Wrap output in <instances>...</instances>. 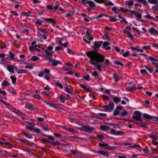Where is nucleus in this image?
<instances>
[{"instance_id": "1", "label": "nucleus", "mask_w": 158, "mask_h": 158, "mask_svg": "<svg viewBox=\"0 0 158 158\" xmlns=\"http://www.w3.org/2000/svg\"><path fill=\"white\" fill-rule=\"evenodd\" d=\"M102 43V41L95 42L93 46L94 51L86 53L88 57L92 60L89 62V63L94 65L95 68L98 69H101L102 67L98 63L102 62L105 59L104 56L96 52L97 50L99 49Z\"/></svg>"}, {"instance_id": "2", "label": "nucleus", "mask_w": 158, "mask_h": 158, "mask_svg": "<svg viewBox=\"0 0 158 158\" xmlns=\"http://www.w3.org/2000/svg\"><path fill=\"white\" fill-rule=\"evenodd\" d=\"M81 127H78V130L80 131H83L89 133H91L95 130L94 127H87L85 125H81Z\"/></svg>"}, {"instance_id": "3", "label": "nucleus", "mask_w": 158, "mask_h": 158, "mask_svg": "<svg viewBox=\"0 0 158 158\" xmlns=\"http://www.w3.org/2000/svg\"><path fill=\"white\" fill-rule=\"evenodd\" d=\"M109 133L111 135L116 136H123L125 134V133L123 131H115L113 128L111 129Z\"/></svg>"}, {"instance_id": "4", "label": "nucleus", "mask_w": 158, "mask_h": 158, "mask_svg": "<svg viewBox=\"0 0 158 158\" xmlns=\"http://www.w3.org/2000/svg\"><path fill=\"white\" fill-rule=\"evenodd\" d=\"M143 116L147 119L149 120L154 119L155 121H158V117H157L152 116L146 113H144L143 114Z\"/></svg>"}, {"instance_id": "5", "label": "nucleus", "mask_w": 158, "mask_h": 158, "mask_svg": "<svg viewBox=\"0 0 158 158\" xmlns=\"http://www.w3.org/2000/svg\"><path fill=\"white\" fill-rule=\"evenodd\" d=\"M8 109H9L10 110L12 111V112L14 113L15 114L19 115H20V114H23V113L22 112H21L18 110H16V109H15L13 106H10V107H7Z\"/></svg>"}, {"instance_id": "6", "label": "nucleus", "mask_w": 158, "mask_h": 158, "mask_svg": "<svg viewBox=\"0 0 158 158\" xmlns=\"http://www.w3.org/2000/svg\"><path fill=\"white\" fill-rule=\"evenodd\" d=\"M53 48L51 46H49L48 47L47 49L45 50L46 54L48 56H51L53 53V52L52 51Z\"/></svg>"}, {"instance_id": "7", "label": "nucleus", "mask_w": 158, "mask_h": 158, "mask_svg": "<svg viewBox=\"0 0 158 158\" xmlns=\"http://www.w3.org/2000/svg\"><path fill=\"white\" fill-rule=\"evenodd\" d=\"M123 144L125 146L128 145L129 147H131L132 148H135L136 149H138L139 148H141V147H140L139 145L136 144H134L132 146L131 145L132 144L130 143H124Z\"/></svg>"}, {"instance_id": "8", "label": "nucleus", "mask_w": 158, "mask_h": 158, "mask_svg": "<svg viewBox=\"0 0 158 158\" xmlns=\"http://www.w3.org/2000/svg\"><path fill=\"white\" fill-rule=\"evenodd\" d=\"M112 98L113 99V102L116 104H118L121 102V99L117 96H115L114 95H113Z\"/></svg>"}, {"instance_id": "9", "label": "nucleus", "mask_w": 158, "mask_h": 158, "mask_svg": "<svg viewBox=\"0 0 158 158\" xmlns=\"http://www.w3.org/2000/svg\"><path fill=\"white\" fill-rule=\"evenodd\" d=\"M110 44V43L108 42H104L103 43L102 47L106 50H110L111 48L108 45Z\"/></svg>"}, {"instance_id": "10", "label": "nucleus", "mask_w": 158, "mask_h": 158, "mask_svg": "<svg viewBox=\"0 0 158 158\" xmlns=\"http://www.w3.org/2000/svg\"><path fill=\"white\" fill-rule=\"evenodd\" d=\"M25 122L31 126V127H30V126H27L26 127V128L31 131H32L33 130L34 128L33 127L34 126V125L31 122L28 121H25Z\"/></svg>"}, {"instance_id": "11", "label": "nucleus", "mask_w": 158, "mask_h": 158, "mask_svg": "<svg viewBox=\"0 0 158 158\" xmlns=\"http://www.w3.org/2000/svg\"><path fill=\"white\" fill-rule=\"evenodd\" d=\"M32 106H33V105L31 104H26L25 105V107L29 110L34 111L35 110V108L32 107Z\"/></svg>"}, {"instance_id": "12", "label": "nucleus", "mask_w": 158, "mask_h": 158, "mask_svg": "<svg viewBox=\"0 0 158 158\" xmlns=\"http://www.w3.org/2000/svg\"><path fill=\"white\" fill-rule=\"evenodd\" d=\"M100 130L102 131H106L110 129V127L107 125H101L100 127Z\"/></svg>"}, {"instance_id": "13", "label": "nucleus", "mask_w": 158, "mask_h": 158, "mask_svg": "<svg viewBox=\"0 0 158 158\" xmlns=\"http://www.w3.org/2000/svg\"><path fill=\"white\" fill-rule=\"evenodd\" d=\"M98 153L105 156L107 158H108L109 156V153L108 152H105L103 150H100L98 151Z\"/></svg>"}, {"instance_id": "14", "label": "nucleus", "mask_w": 158, "mask_h": 158, "mask_svg": "<svg viewBox=\"0 0 158 158\" xmlns=\"http://www.w3.org/2000/svg\"><path fill=\"white\" fill-rule=\"evenodd\" d=\"M104 148L106 149L112 150H115L116 149V147L110 146L106 143H105Z\"/></svg>"}, {"instance_id": "15", "label": "nucleus", "mask_w": 158, "mask_h": 158, "mask_svg": "<svg viewBox=\"0 0 158 158\" xmlns=\"http://www.w3.org/2000/svg\"><path fill=\"white\" fill-rule=\"evenodd\" d=\"M46 137H47V138H46V140H47V141H48V142H46V143H50L51 142L50 140H52V141H54L55 140V139L54 137L51 135H46Z\"/></svg>"}, {"instance_id": "16", "label": "nucleus", "mask_w": 158, "mask_h": 158, "mask_svg": "<svg viewBox=\"0 0 158 158\" xmlns=\"http://www.w3.org/2000/svg\"><path fill=\"white\" fill-rule=\"evenodd\" d=\"M5 68H7V69H16V67L13 65L10 64H7L5 66Z\"/></svg>"}, {"instance_id": "17", "label": "nucleus", "mask_w": 158, "mask_h": 158, "mask_svg": "<svg viewBox=\"0 0 158 158\" xmlns=\"http://www.w3.org/2000/svg\"><path fill=\"white\" fill-rule=\"evenodd\" d=\"M136 89V87L135 86L132 87H127L126 90V91H135Z\"/></svg>"}, {"instance_id": "18", "label": "nucleus", "mask_w": 158, "mask_h": 158, "mask_svg": "<svg viewBox=\"0 0 158 158\" xmlns=\"http://www.w3.org/2000/svg\"><path fill=\"white\" fill-rule=\"evenodd\" d=\"M79 86L80 87L83 88L84 89H86L89 93H91L92 91L91 89L87 88L86 86L82 84H80Z\"/></svg>"}, {"instance_id": "19", "label": "nucleus", "mask_w": 158, "mask_h": 158, "mask_svg": "<svg viewBox=\"0 0 158 158\" xmlns=\"http://www.w3.org/2000/svg\"><path fill=\"white\" fill-rule=\"evenodd\" d=\"M110 107V112H112L114 109V104L113 102L111 101L110 102L109 105Z\"/></svg>"}, {"instance_id": "20", "label": "nucleus", "mask_w": 158, "mask_h": 158, "mask_svg": "<svg viewBox=\"0 0 158 158\" xmlns=\"http://www.w3.org/2000/svg\"><path fill=\"white\" fill-rule=\"evenodd\" d=\"M134 3V2L132 1V0H129L128 1L125 2V5L129 6V8H130L133 5Z\"/></svg>"}, {"instance_id": "21", "label": "nucleus", "mask_w": 158, "mask_h": 158, "mask_svg": "<svg viewBox=\"0 0 158 158\" xmlns=\"http://www.w3.org/2000/svg\"><path fill=\"white\" fill-rule=\"evenodd\" d=\"M19 140L21 142L23 143H26L27 145H29L30 146H31V145L30 144L31 143L33 144V143H31L29 141L24 139H19Z\"/></svg>"}, {"instance_id": "22", "label": "nucleus", "mask_w": 158, "mask_h": 158, "mask_svg": "<svg viewBox=\"0 0 158 158\" xmlns=\"http://www.w3.org/2000/svg\"><path fill=\"white\" fill-rule=\"evenodd\" d=\"M15 77V75H11L10 77V79L11 80V81L12 84H13L14 85L15 84L17 80V79Z\"/></svg>"}, {"instance_id": "23", "label": "nucleus", "mask_w": 158, "mask_h": 158, "mask_svg": "<svg viewBox=\"0 0 158 158\" xmlns=\"http://www.w3.org/2000/svg\"><path fill=\"white\" fill-rule=\"evenodd\" d=\"M120 77V76L116 74H114L113 75V78L114 79L115 81L116 82H118L119 81Z\"/></svg>"}, {"instance_id": "24", "label": "nucleus", "mask_w": 158, "mask_h": 158, "mask_svg": "<svg viewBox=\"0 0 158 158\" xmlns=\"http://www.w3.org/2000/svg\"><path fill=\"white\" fill-rule=\"evenodd\" d=\"M10 84L8 83L6 80H3L2 83V86H9Z\"/></svg>"}, {"instance_id": "25", "label": "nucleus", "mask_w": 158, "mask_h": 158, "mask_svg": "<svg viewBox=\"0 0 158 158\" xmlns=\"http://www.w3.org/2000/svg\"><path fill=\"white\" fill-rule=\"evenodd\" d=\"M83 78V79L86 80L87 81H89L90 80V76L89 74H87L86 76H82Z\"/></svg>"}, {"instance_id": "26", "label": "nucleus", "mask_w": 158, "mask_h": 158, "mask_svg": "<svg viewBox=\"0 0 158 158\" xmlns=\"http://www.w3.org/2000/svg\"><path fill=\"white\" fill-rule=\"evenodd\" d=\"M37 35L40 38L45 40L46 39L47 37L44 35L42 34L40 32H37Z\"/></svg>"}, {"instance_id": "27", "label": "nucleus", "mask_w": 158, "mask_h": 158, "mask_svg": "<svg viewBox=\"0 0 158 158\" xmlns=\"http://www.w3.org/2000/svg\"><path fill=\"white\" fill-rule=\"evenodd\" d=\"M103 108H104V109H106V110H104V111L107 112L108 111V110H109V111L110 112V107L109 105H103Z\"/></svg>"}, {"instance_id": "28", "label": "nucleus", "mask_w": 158, "mask_h": 158, "mask_svg": "<svg viewBox=\"0 0 158 158\" xmlns=\"http://www.w3.org/2000/svg\"><path fill=\"white\" fill-rule=\"evenodd\" d=\"M52 64L53 65H56L57 64H61L62 63L61 61L57 60H53L52 61Z\"/></svg>"}, {"instance_id": "29", "label": "nucleus", "mask_w": 158, "mask_h": 158, "mask_svg": "<svg viewBox=\"0 0 158 158\" xmlns=\"http://www.w3.org/2000/svg\"><path fill=\"white\" fill-rule=\"evenodd\" d=\"M121 114L120 111L117 109H115L114 112V113L113 114V115L114 116H117V115H120Z\"/></svg>"}, {"instance_id": "30", "label": "nucleus", "mask_w": 158, "mask_h": 158, "mask_svg": "<svg viewBox=\"0 0 158 158\" xmlns=\"http://www.w3.org/2000/svg\"><path fill=\"white\" fill-rule=\"evenodd\" d=\"M36 47L37 46L36 45H35L34 46H30L29 47V49L31 52H33L34 51V48H35V50H37L38 51H40V50H39L38 49L36 48Z\"/></svg>"}, {"instance_id": "31", "label": "nucleus", "mask_w": 158, "mask_h": 158, "mask_svg": "<svg viewBox=\"0 0 158 158\" xmlns=\"http://www.w3.org/2000/svg\"><path fill=\"white\" fill-rule=\"evenodd\" d=\"M149 32L151 34V35L154 34V33L156 32V29L153 27H151L149 29Z\"/></svg>"}, {"instance_id": "32", "label": "nucleus", "mask_w": 158, "mask_h": 158, "mask_svg": "<svg viewBox=\"0 0 158 158\" xmlns=\"http://www.w3.org/2000/svg\"><path fill=\"white\" fill-rule=\"evenodd\" d=\"M128 114V112L126 110H124L123 111L121 112L120 116L122 117H123L127 116Z\"/></svg>"}, {"instance_id": "33", "label": "nucleus", "mask_w": 158, "mask_h": 158, "mask_svg": "<svg viewBox=\"0 0 158 158\" xmlns=\"http://www.w3.org/2000/svg\"><path fill=\"white\" fill-rule=\"evenodd\" d=\"M97 137L99 141H102L105 139V137L99 134L97 135Z\"/></svg>"}, {"instance_id": "34", "label": "nucleus", "mask_w": 158, "mask_h": 158, "mask_svg": "<svg viewBox=\"0 0 158 158\" xmlns=\"http://www.w3.org/2000/svg\"><path fill=\"white\" fill-rule=\"evenodd\" d=\"M136 124L139 125L143 127L146 128L148 127V124L147 123H137Z\"/></svg>"}, {"instance_id": "35", "label": "nucleus", "mask_w": 158, "mask_h": 158, "mask_svg": "<svg viewBox=\"0 0 158 158\" xmlns=\"http://www.w3.org/2000/svg\"><path fill=\"white\" fill-rule=\"evenodd\" d=\"M16 72L18 74L20 73H26L27 71L26 70H15Z\"/></svg>"}, {"instance_id": "36", "label": "nucleus", "mask_w": 158, "mask_h": 158, "mask_svg": "<svg viewBox=\"0 0 158 158\" xmlns=\"http://www.w3.org/2000/svg\"><path fill=\"white\" fill-rule=\"evenodd\" d=\"M50 143L52 146H59L61 144V143L58 142H51Z\"/></svg>"}, {"instance_id": "37", "label": "nucleus", "mask_w": 158, "mask_h": 158, "mask_svg": "<svg viewBox=\"0 0 158 158\" xmlns=\"http://www.w3.org/2000/svg\"><path fill=\"white\" fill-rule=\"evenodd\" d=\"M132 117L135 120H136L137 121H142L143 120L141 119V117L140 116H133Z\"/></svg>"}, {"instance_id": "38", "label": "nucleus", "mask_w": 158, "mask_h": 158, "mask_svg": "<svg viewBox=\"0 0 158 158\" xmlns=\"http://www.w3.org/2000/svg\"><path fill=\"white\" fill-rule=\"evenodd\" d=\"M0 144L1 145H6L10 147V148H11V147H10V146H12V145L10 143H9L6 142H0Z\"/></svg>"}, {"instance_id": "39", "label": "nucleus", "mask_w": 158, "mask_h": 158, "mask_svg": "<svg viewBox=\"0 0 158 158\" xmlns=\"http://www.w3.org/2000/svg\"><path fill=\"white\" fill-rule=\"evenodd\" d=\"M59 98L60 101L62 103H64L65 102V98L63 97L62 95H60L59 97Z\"/></svg>"}, {"instance_id": "40", "label": "nucleus", "mask_w": 158, "mask_h": 158, "mask_svg": "<svg viewBox=\"0 0 158 158\" xmlns=\"http://www.w3.org/2000/svg\"><path fill=\"white\" fill-rule=\"evenodd\" d=\"M88 4H89L90 6L92 7H94L95 6V3L94 2L91 1H89Z\"/></svg>"}, {"instance_id": "41", "label": "nucleus", "mask_w": 158, "mask_h": 158, "mask_svg": "<svg viewBox=\"0 0 158 158\" xmlns=\"http://www.w3.org/2000/svg\"><path fill=\"white\" fill-rule=\"evenodd\" d=\"M148 2L152 4H157L158 3V1L157 0H148Z\"/></svg>"}, {"instance_id": "42", "label": "nucleus", "mask_w": 158, "mask_h": 158, "mask_svg": "<svg viewBox=\"0 0 158 158\" xmlns=\"http://www.w3.org/2000/svg\"><path fill=\"white\" fill-rule=\"evenodd\" d=\"M9 92L10 93L13 94H17L16 90L13 89H9Z\"/></svg>"}, {"instance_id": "43", "label": "nucleus", "mask_w": 158, "mask_h": 158, "mask_svg": "<svg viewBox=\"0 0 158 158\" xmlns=\"http://www.w3.org/2000/svg\"><path fill=\"white\" fill-rule=\"evenodd\" d=\"M92 74V76L94 77H97L98 76V74L97 71H95L94 72H91Z\"/></svg>"}, {"instance_id": "44", "label": "nucleus", "mask_w": 158, "mask_h": 158, "mask_svg": "<svg viewBox=\"0 0 158 158\" xmlns=\"http://www.w3.org/2000/svg\"><path fill=\"white\" fill-rule=\"evenodd\" d=\"M134 114L135 115V116H141V113L139 111H135L134 112Z\"/></svg>"}, {"instance_id": "45", "label": "nucleus", "mask_w": 158, "mask_h": 158, "mask_svg": "<svg viewBox=\"0 0 158 158\" xmlns=\"http://www.w3.org/2000/svg\"><path fill=\"white\" fill-rule=\"evenodd\" d=\"M44 74H45L46 76H49L51 74H50V70H44Z\"/></svg>"}, {"instance_id": "46", "label": "nucleus", "mask_w": 158, "mask_h": 158, "mask_svg": "<svg viewBox=\"0 0 158 158\" xmlns=\"http://www.w3.org/2000/svg\"><path fill=\"white\" fill-rule=\"evenodd\" d=\"M15 55L11 52H9V57L13 60L14 59Z\"/></svg>"}, {"instance_id": "47", "label": "nucleus", "mask_w": 158, "mask_h": 158, "mask_svg": "<svg viewBox=\"0 0 158 158\" xmlns=\"http://www.w3.org/2000/svg\"><path fill=\"white\" fill-rule=\"evenodd\" d=\"M45 21H46L48 22H49L50 23H55L56 22L53 20V19L51 18H45L44 19Z\"/></svg>"}, {"instance_id": "48", "label": "nucleus", "mask_w": 158, "mask_h": 158, "mask_svg": "<svg viewBox=\"0 0 158 158\" xmlns=\"http://www.w3.org/2000/svg\"><path fill=\"white\" fill-rule=\"evenodd\" d=\"M119 10L122 13L127 12L128 10L127 9H124L123 7H121Z\"/></svg>"}, {"instance_id": "49", "label": "nucleus", "mask_w": 158, "mask_h": 158, "mask_svg": "<svg viewBox=\"0 0 158 158\" xmlns=\"http://www.w3.org/2000/svg\"><path fill=\"white\" fill-rule=\"evenodd\" d=\"M114 64L121 66H123V64L122 63L117 61V60L114 61Z\"/></svg>"}, {"instance_id": "50", "label": "nucleus", "mask_w": 158, "mask_h": 158, "mask_svg": "<svg viewBox=\"0 0 158 158\" xmlns=\"http://www.w3.org/2000/svg\"><path fill=\"white\" fill-rule=\"evenodd\" d=\"M33 132L37 133H40V130L38 128H35L33 129Z\"/></svg>"}, {"instance_id": "51", "label": "nucleus", "mask_w": 158, "mask_h": 158, "mask_svg": "<svg viewBox=\"0 0 158 158\" xmlns=\"http://www.w3.org/2000/svg\"><path fill=\"white\" fill-rule=\"evenodd\" d=\"M65 91L71 94H72L73 93L70 91L69 89L67 87H65Z\"/></svg>"}, {"instance_id": "52", "label": "nucleus", "mask_w": 158, "mask_h": 158, "mask_svg": "<svg viewBox=\"0 0 158 158\" xmlns=\"http://www.w3.org/2000/svg\"><path fill=\"white\" fill-rule=\"evenodd\" d=\"M108 17L110 18V21L115 22L117 20V19H115V17H116L115 16H114V18H113L111 16H109V17Z\"/></svg>"}, {"instance_id": "53", "label": "nucleus", "mask_w": 158, "mask_h": 158, "mask_svg": "<svg viewBox=\"0 0 158 158\" xmlns=\"http://www.w3.org/2000/svg\"><path fill=\"white\" fill-rule=\"evenodd\" d=\"M39 59V58L37 56H33L31 58V59L34 61H36Z\"/></svg>"}, {"instance_id": "54", "label": "nucleus", "mask_w": 158, "mask_h": 158, "mask_svg": "<svg viewBox=\"0 0 158 158\" xmlns=\"http://www.w3.org/2000/svg\"><path fill=\"white\" fill-rule=\"evenodd\" d=\"M135 15L138 19H140L142 17V15L141 14H139L138 12H135V14H134Z\"/></svg>"}, {"instance_id": "55", "label": "nucleus", "mask_w": 158, "mask_h": 158, "mask_svg": "<svg viewBox=\"0 0 158 158\" xmlns=\"http://www.w3.org/2000/svg\"><path fill=\"white\" fill-rule=\"evenodd\" d=\"M33 97L34 98L38 99H40L42 98V97L39 94H34L33 95Z\"/></svg>"}, {"instance_id": "56", "label": "nucleus", "mask_w": 158, "mask_h": 158, "mask_svg": "<svg viewBox=\"0 0 158 158\" xmlns=\"http://www.w3.org/2000/svg\"><path fill=\"white\" fill-rule=\"evenodd\" d=\"M142 149L143 151L145 153H148L149 152V151L148 149H145L144 148H142L141 147V148H138V149H139V150L141 151V149Z\"/></svg>"}, {"instance_id": "57", "label": "nucleus", "mask_w": 158, "mask_h": 158, "mask_svg": "<svg viewBox=\"0 0 158 158\" xmlns=\"http://www.w3.org/2000/svg\"><path fill=\"white\" fill-rule=\"evenodd\" d=\"M130 54V52H127L123 53V56L124 57H127L129 56Z\"/></svg>"}, {"instance_id": "58", "label": "nucleus", "mask_w": 158, "mask_h": 158, "mask_svg": "<svg viewBox=\"0 0 158 158\" xmlns=\"http://www.w3.org/2000/svg\"><path fill=\"white\" fill-rule=\"evenodd\" d=\"M59 6V3L58 2H57L56 3L55 6L54 7L53 9H54L55 10L58 9Z\"/></svg>"}, {"instance_id": "59", "label": "nucleus", "mask_w": 158, "mask_h": 158, "mask_svg": "<svg viewBox=\"0 0 158 158\" xmlns=\"http://www.w3.org/2000/svg\"><path fill=\"white\" fill-rule=\"evenodd\" d=\"M102 98L104 100H108L109 99L108 97L105 95H102Z\"/></svg>"}, {"instance_id": "60", "label": "nucleus", "mask_w": 158, "mask_h": 158, "mask_svg": "<svg viewBox=\"0 0 158 158\" xmlns=\"http://www.w3.org/2000/svg\"><path fill=\"white\" fill-rule=\"evenodd\" d=\"M140 72L142 74H148V72L146 71V70H140Z\"/></svg>"}, {"instance_id": "61", "label": "nucleus", "mask_w": 158, "mask_h": 158, "mask_svg": "<svg viewBox=\"0 0 158 158\" xmlns=\"http://www.w3.org/2000/svg\"><path fill=\"white\" fill-rule=\"evenodd\" d=\"M149 137L151 139H153L154 140H157L158 139L157 136L154 135H150Z\"/></svg>"}, {"instance_id": "62", "label": "nucleus", "mask_w": 158, "mask_h": 158, "mask_svg": "<svg viewBox=\"0 0 158 158\" xmlns=\"http://www.w3.org/2000/svg\"><path fill=\"white\" fill-rule=\"evenodd\" d=\"M8 152L6 150H4L3 152H2L1 154L4 156H7V154H8Z\"/></svg>"}, {"instance_id": "63", "label": "nucleus", "mask_w": 158, "mask_h": 158, "mask_svg": "<svg viewBox=\"0 0 158 158\" xmlns=\"http://www.w3.org/2000/svg\"><path fill=\"white\" fill-rule=\"evenodd\" d=\"M55 85L61 89L63 88V87L62 84L61 83H59L58 82H56Z\"/></svg>"}, {"instance_id": "64", "label": "nucleus", "mask_w": 158, "mask_h": 158, "mask_svg": "<svg viewBox=\"0 0 158 158\" xmlns=\"http://www.w3.org/2000/svg\"><path fill=\"white\" fill-rule=\"evenodd\" d=\"M0 94H2L3 96H5L6 95V93L4 91H2L0 89Z\"/></svg>"}]
</instances>
